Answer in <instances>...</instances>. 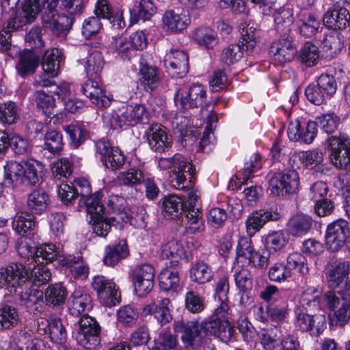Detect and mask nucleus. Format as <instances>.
I'll use <instances>...</instances> for the list:
<instances>
[{
  "mask_svg": "<svg viewBox=\"0 0 350 350\" xmlns=\"http://www.w3.org/2000/svg\"><path fill=\"white\" fill-rule=\"evenodd\" d=\"M160 169H172L170 174V183L172 187L178 190H188L185 211L201 210L198 203L199 196L193 190V165L183 155L176 153L172 157H161L158 161Z\"/></svg>",
  "mask_w": 350,
  "mask_h": 350,
  "instance_id": "nucleus-2",
  "label": "nucleus"
},
{
  "mask_svg": "<svg viewBox=\"0 0 350 350\" xmlns=\"http://www.w3.org/2000/svg\"><path fill=\"white\" fill-rule=\"evenodd\" d=\"M184 254L183 246L176 239L168 241L162 247V258L170 259V265L173 267L178 266L179 260L182 259Z\"/></svg>",
  "mask_w": 350,
  "mask_h": 350,
  "instance_id": "nucleus-38",
  "label": "nucleus"
},
{
  "mask_svg": "<svg viewBox=\"0 0 350 350\" xmlns=\"http://www.w3.org/2000/svg\"><path fill=\"white\" fill-rule=\"evenodd\" d=\"M206 100V91L201 84L179 88L175 93L174 102L183 109L200 108Z\"/></svg>",
  "mask_w": 350,
  "mask_h": 350,
  "instance_id": "nucleus-8",
  "label": "nucleus"
},
{
  "mask_svg": "<svg viewBox=\"0 0 350 350\" xmlns=\"http://www.w3.org/2000/svg\"><path fill=\"white\" fill-rule=\"evenodd\" d=\"M214 277L212 267L203 261H198L190 268V278L200 284L210 282Z\"/></svg>",
  "mask_w": 350,
  "mask_h": 350,
  "instance_id": "nucleus-37",
  "label": "nucleus"
},
{
  "mask_svg": "<svg viewBox=\"0 0 350 350\" xmlns=\"http://www.w3.org/2000/svg\"><path fill=\"white\" fill-rule=\"evenodd\" d=\"M243 49L239 44H230L222 50L220 61L226 66L238 62L243 56Z\"/></svg>",
  "mask_w": 350,
  "mask_h": 350,
  "instance_id": "nucleus-63",
  "label": "nucleus"
},
{
  "mask_svg": "<svg viewBox=\"0 0 350 350\" xmlns=\"http://www.w3.org/2000/svg\"><path fill=\"white\" fill-rule=\"evenodd\" d=\"M126 200L122 196L111 195L108 197L107 201V211L115 214L117 221L128 222L129 220V213L126 211Z\"/></svg>",
  "mask_w": 350,
  "mask_h": 350,
  "instance_id": "nucleus-39",
  "label": "nucleus"
},
{
  "mask_svg": "<svg viewBox=\"0 0 350 350\" xmlns=\"http://www.w3.org/2000/svg\"><path fill=\"white\" fill-rule=\"evenodd\" d=\"M92 286L104 306L111 307L120 303V293L112 280L98 275L93 278Z\"/></svg>",
  "mask_w": 350,
  "mask_h": 350,
  "instance_id": "nucleus-10",
  "label": "nucleus"
},
{
  "mask_svg": "<svg viewBox=\"0 0 350 350\" xmlns=\"http://www.w3.org/2000/svg\"><path fill=\"white\" fill-rule=\"evenodd\" d=\"M321 129L327 134L334 133L340 124V118L336 113L329 112L317 118Z\"/></svg>",
  "mask_w": 350,
  "mask_h": 350,
  "instance_id": "nucleus-64",
  "label": "nucleus"
},
{
  "mask_svg": "<svg viewBox=\"0 0 350 350\" xmlns=\"http://www.w3.org/2000/svg\"><path fill=\"white\" fill-rule=\"evenodd\" d=\"M163 21L168 30L172 32H180L187 27L189 23V18L185 13H180L175 10H168L164 14Z\"/></svg>",
  "mask_w": 350,
  "mask_h": 350,
  "instance_id": "nucleus-32",
  "label": "nucleus"
},
{
  "mask_svg": "<svg viewBox=\"0 0 350 350\" xmlns=\"http://www.w3.org/2000/svg\"><path fill=\"white\" fill-rule=\"evenodd\" d=\"M35 226V217L32 215L23 213L17 214L12 222V228L22 235L32 230Z\"/></svg>",
  "mask_w": 350,
  "mask_h": 350,
  "instance_id": "nucleus-60",
  "label": "nucleus"
},
{
  "mask_svg": "<svg viewBox=\"0 0 350 350\" xmlns=\"http://www.w3.org/2000/svg\"><path fill=\"white\" fill-rule=\"evenodd\" d=\"M116 217L106 216V213L90 217V223L93 232L99 237H106L111 230L113 222L116 220Z\"/></svg>",
  "mask_w": 350,
  "mask_h": 350,
  "instance_id": "nucleus-42",
  "label": "nucleus"
},
{
  "mask_svg": "<svg viewBox=\"0 0 350 350\" xmlns=\"http://www.w3.org/2000/svg\"><path fill=\"white\" fill-rule=\"evenodd\" d=\"M146 136L150 148L155 152H168L172 148V137L161 124H150L146 131Z\"/></svg>",
  "mask_w": 350,
  "mask_h": 350,
  "instance_id": "nucleus-14",
  "label": "nucleus"
},
{
  "mask_svg": "<svg viewBox=\"0 0 350 350\" xmlns=\"http://www.w3.org/2000/svg\"><path fill=\"white\" fill-rule=\"evenodd\" d=\"M59 252L55 245L43 244L36 247L33 253V260L38 265L48 264L59 257Z\"/></svg>",
  "mask_w": 350,
  "mask_h": 350,
  "instance_id": "nucleus-41",
  "label": "nucleus"
},
{
  "mask_svg": "<svg viewBox=\"0 0 350 350\" xmlns=\"http://www.w3.org/2000/svg\"><path fill=\"white\" fill-rule=\"evenodd\" d=\"M299 175L293 170L275 173L269 181V189L272 194L283 196L284 193H295L299 187Z\"/></svg>",
  "mask_w": 350,
  "mask_h": 350,
  "instance_id": "nucleus-13",
  "label": "nucleus"
},
{
  "mask_svg": "<svg viewBox=\"0 0 350 350\" xmlns=\"http://www.w3.org/2000/svg\"><path fill=\"white\" fill-rule=\"evenodd\" d=\"M163 64L167 72L172 77L183 78L189 71V57L182 50L170 49L165 55Z\"/></svg>",
  "mask_w": 350,
  "mask_h": 350,
  "instance_id": "nucleus-17",
  "label": "nucleus"
},
{
  "mask_svg": "<svg viewBox=\"0 0 350 350\" xmlns=\"http://www.w3.org/2000/svg\"><path fill=\"white\" fill-rule=\"evenodd\" d=\"M122 115H124L127 125L137 123H146L149 120V113L142 105H126L122 107Z\"/></svg>",
  "mask_w": 350,
  "mask_h": 350,
  "instance_id": "nucleus-33",
  "label": "nucleus"
},
{
  "mask_svg": "<svg viewBox=\"0 0 350 350\" xmlns=\"http://www.w3.org/2000/svg\"><path fill=\"white\" fill-rule=\"evenodd\" d=\"M103 196V192L98 191L84 199L86 212L90 217L105 213L106 208L101 202Z\"/></svg>",
  "mask_w": 350,
  "mask_h": 350,
  "instance_id": "nucleus-55",
  "label": "nucleus"
},
{
  "mask_svg": "<svg viewBox=\"0 0 350 350\" xmlns=\"http://www.w3.org/2000/svg\"><path fill=\"white\" fill-rule=\"evenodd\" d=\"M51 273L49 269L40 265L30 271L21 262H10L0 268V284L14 294L21 306L29 313L38 314L43 308L42 293L31 288L32 284L42 286L48 283Z\"/></svg>",
  "mask_w": 350,
  "mask_h": 350,
  "instance_id": "nucleus-1",
  "label": "nucleus"
},
{
  "mask_svg": "<svg viewBox=\"0 0 350 350\" xmlns=\"http://www.w3.org/2000/svg\"><path fill=\"white\" fill-rule=\"evenodd\" d=\"M202 330L213 335L221 341L228 342L234 336L235 329L227 320H221L211 317L200 324Z\"/></svg>",
  "mask_w": 350,
  "mask_h": 350,
  "instance_id": "nucleus-20",
  "label": "nucleus"
},
{
  "mask_svg": "<svg viewBox=\"0 0 350 350\" xmlns=\"http://www.w3.org/2000/svg\"><path fill=\"white\" fill-rule=\"evenodd\" d=\"M95 148L96 156L107 169L118 170L124 165V154L119 148L111 146L109 142L103 139L97 140Z\"/></svg>",
  "mask_w": 350,
  "mask_h": 350,
  "instance_id": "nucleus-9",
  "label": "nucleus"
},
{
  "mask_svg": "<svg viewBox=\"0 0 350 350\" xmlns=\"http://www.w3.org/2000/svg\"><path fill=\"white\" fill-rule=\"evenodd\" d=\"M350 234L347 221L338 219L329 224L326 230L325 245L328 250L336 252L340 250Z\"/></svg>",
  "mask_w": 350,
  "mask_h": 350,
  "instance_id": "nucleus-12",
  "label": "nucleus"
},
{
  "mask_svg": "<svg viewBox=\"0 0 350 350\" xmlns=\"http://www.w3.org/2000/svg\"><path fill=\"white\" fill-rule=\"evenodd\" d=\"M274 21L275 30L285 36L291 31L294 21L292 10L289 9L280 10L275 14Z\"/></svg>",
  "mask_w": 350,
  "mask_h": 350,
  "instance_id": "nucleus-56",
  "label": "nucleus"
},
{
  "mask_svg": "<svg viewBox=\"0 0 350 350\" xmlns=\"http://www.w3.org/2000/svg\"><path fill=\"white\" fill-rule=\"evenodd\" d=\"M131 278L136 293L144 296L153 288L154 269L149 264L137 265L131 271Z\"/></svg>",
  "mask_w": 350,
  "mask_h": 350,
  "instance_id": "nucleus-16",
  "label": "nucleus"
},
{
  "mask_svg": "<svg viewBox=\"0 0 350 350\" xmlns=\"http://www.w3.org/2000/svg\"><path fill=\"white\" fill-rule=\"evenodd\" d=\"M234 278L237 288L243 293H247L252 289L253 278L248 269L237 268L234 270Z\"/></svg>",
  "mask_w": 350,
  "mask_h": 350,
  "instance_id": "nucleus-61",
  "label": "nucleus"
},
{
  "mask_svg": "<svg viewBox=\"0 0 350 350\" xmlns=\"http://www.w3.org/2000/svg\"><path fill=\"white\" fill-rule=\"evenodd\" d=\"M19 119L18 106L12 101L0 105V122L3 124H12Z\"/></svg>",
  "mask_w": 350,
  "mask_h": 350,
  "instance_id": "nucleus-59",
  "label": "nucleus"
},
{
  "mask_svg": "<svg viewBox=\"0 0 350 350\" xmlns=\"http://www.w3.org/2000/svg\"><path fill=\"white\" fill-rule=\"evenodd\" d=\"M241 35V44L247 51L252 50L256 45V31L254 23L252 21L241 23L239 26Z\"/></svg>",
  "mask_w": 350,
  "mask_h": 350,
  "instance_id": "nucleus-54",
  "label": "nucleus"
},
{
  "mask_svg": "<svg viewBox=\"0 0 350 350\" xmlns=\"http://www.w3.org/2000/svg\"><path fill=\"white\" fill-rule=\"evenodd\" d=\"M159 286L163 291L178 292L180 289L179 273L176 267L167 266L158 277Z\"/></svg>",
  "mask_w": 350,
  "mask_h": 350,
  "instance_id": "nucleus-26",
  "label": "nucleus"
},
{
  "mask_svg": "<svg viewBox=\"0 0 350 350\" xmlns=\"http://www.w3.org/2000/svg\"><path fill=\"white\" fill-rule=\"evenodd\" d=\"M36 88L41 87L34 92V102L37 107L49 118L55 117L58 113L56 109L55 96L59 100H65L70 94L66 85H57L53 79L40 76L33 83Z\"/></svg>",
  "mask_w": 350,
  "mask_h": 350,
  "instance_id": "nucleus-3",
  "label": "nucleus"
},
{
  "mask_svg": "<svg viewBox=\"0 0 350 350\" xmlns=\"http://www.w3.org/2000/svg\"><path fill=\"white\" fill-rule=\"evenodd\" d=\"M296 269L302 275L308 273L306 258L295 252L288 256L286 264L278 262L271 266L269 271V278L275 282H284L291 277L293 271Z\"/></svg>",
  "mask_w": 350,
  "mask_h": 350,
  "instance_id": "nucleus-6",
  "label": "nucleus"
},
{
  "mask_svg": "<svg viewBox=\"0 0 350 350\" xmlns=\"http://www.w3.org/2000/svg\"><path fill=\"white\" fill-rule=\"evenodd\" d=\"M39 64V57L30 50L21 53L19 62L16 66L18 74L25 77L35 72Z\"/></svg>",
  "mask_w": 350,
  "mask_h": 350,
  "instance_id": "nucleus-36",
  "label": "nucleus"
},
{
  "mask_svg": "<svg viewBox=\"0 0 350 350\" xmlns=\"http://www.w3.org/2000/svg\"><path fill=\"white\" fill-rule=\"evenodd\" d=\"M105 64L104 57L100 51L92 52L86 62V72L88 77L99 79Z\"/></svg>",
  "mask_w": 350,
  "mask_h": 350,
  "instance_id": "nucleus-40",
  "label": "nucleus"
},
{
  "mask_svg": "<svg viewBox=\"0 0 350 350\" xmlns=\"http://www.w3.org/2000/svg\"><path fill=\"white\" fill-rule=\"evenodd\" d=\"M101 328L96 320L83 315L74 324L73 336L77 342L87 349L100 345Z\"/></svg>",
  "mask_w": 350,
  "mask_h": 350,
  "instance_id": "nucleus-5",
  "label": "nucleus"
},
{
  "mask_svg": "<svg viewBox=\"0 0 350 350\" xmlns=\"http://www.w3.org/2000/svg\"><path fill=\"white\" fill-rule=\"evenodd\" d=\"M22 162L9 161L4 165V180L12 186L21 184Z\"/></svg>",
  "mask_w": 350,
  "mask_h": 350,
  "instance_id": "nucleus-50",
  "label": "nucleus"
},
{
  "mask_svg": "<svg viewBox=\"0 0 350 350\" xmlns=\"http://www.w3.org/2000/svg\"><path fill=\"white\" fill-rule=\"evenodd\" d=\"M270 53L275 60L282 64L293 59L296 49L288 38H283L271 44Z\"/></svg>",
  "mask_w": 350,
  "mask_h": 350,
  "instance_id": "nucleus-24",
  "label": "nucleus"
},
{
  "mask_svg": "<svg viewBox=\"0 0 350 350\" xmlns=\"http://www.w3.org/2000/svg\"><path fill=\"white\" fill-rule=\"evenodd\" d=\"M61 60V51L59 49L53 48L47 50L43 56L44 73L41 76L53 79L58 74Z\"/></svg>",
  "mask_w": 350,
  "mask_h": 350,
  "instance_id": "nucleus-28",
  "label": "nucleus"
},
{
  "mask_svg": "<svg viewBox=\"0 0 350 350\" xmlns=\"http://www.w3.org/2000/svg\"><path fill=\"white\" fill-rule=\"evenodd\" d=\"M59 0H45L43 8L40 10L41 19L44 30L55 23L57 18V6Z\"/></svg>",
  "mask_w": 350,
  "mask_h": 350,
  "instance_id": "nucleus-58",
  "label": "nucleus"
},
{
  "mask_svg": "<svg viewBox=\"0 0 350 350\" xmlns=\"http://www.w3.org/2000/svg\"><path fill=\"white\" fill-rule=\"evenodd\" d=\"M178 344L176 335L163 330L159 332L157 338L154 340V345L150 350H176Z\"/></svg>",
  "mask_w": 350,
  "mask_h": 350,
  "instance_id": "nucleus-52",
  "label": "nucleus"
},
{
  "mask_svg": "<svg viewBox=\"0 0 350 350\" xmlns=\"http://www.w3.org/2000/svg\"><path fill=\"white\" fill-rule=\"evenodd\" d=\"M323 24L334 30H343L347 27L350 30V13L349 10L340 4H334L325 12Z\"/></svg>",
  "mask_w": 350,
  "mask_h": 350,
  "instance_id": "nucleus-19",
  "label": "nucleus"
},
{
  "mask_svg": "<svg viewBox=\"0 0 350 350\" xmlns=\"http://www.w3.org/2000/svg\"><path fill=\"white\" fill-rule=\"evenodd\" d=\"M19 321L16 309L9 305L0 308V330L10 329L15 327Z\"/></svg>",
  "mask_w": 350,
  "mask_h": 350,
  "instance_id": "nucleus-47",
  "label": "nucleus"
},
{
  "mask_svg": "<svg viewBox=\"0 0 350 350\" xmlns=\"http://www.w3.org/2000/svg\"><path fill=\"white\" fill-rule=\"evenodd\" d=\"M111 49L123 60L129 61L133 57L137 55L134 48L132 47L129 40L125 37L118 36L113 38Z\"/></svg>",
  "mask_w": 350,
  "mask_h": 350,
  "instance_id": "nucleus-46",
  "label": "nucleus"
},
{
  "mask_svg": "<svg viewBox=\"0 0 350 350\" xmlns=\"http://www.w3.org/2000/svg\"><path fill=\"white\" fill-rule=\"evenodd\" d=\"M92 307V299L90 295L81 290L75 291L68 301V310L73 316H79Z\"/></svg>",
  "mask_w": 350,
  "mask_h": 350,
  "instance_id": "nucleus-25",
  "label": "nucleus"
},
{
  "mask_svg": "<svg viewBox=\"0 0 350 350\" xmlns=\"http://www.w3.org/2000/svg\"><path fill=\"white\" fill-rule=\"evenodd\" d=\"M174 329L176 332L182 334L180 340L185 347L197 350L204 340L200 324L196 321L178 322Z\"/></svg>",
  "mask_w": 350,
  "mask_h": 350,
  "instance_id": "nucleus-18",
  "label": "nucleus"
},
{
  "mask_svg": "<svg viewBox=\"0 0 350 350\" xmlns=\"http://www.w3.org/2000/svg\"><path fill=\"white\" fill-rule=\"evenodd\" d=\"M139 74L142 83L150 90L154 89L159 83L160 77L158 70L154 67L142 66Z\"/></svg>",
  "mask_w": 350,
  "mask_h": 350,
  "instance_id": "nucleus-62",
  "label": "nucleus"
},
{
  "mask_svg": "<svg viewBox=\"0 0 350 350\" xmlns=\"http://www.w3.org/2000/svg\"><path fill=\"white\" fill-rule=\"evenodd\" d=\"M48 332L51 340L57 344H62L66 341L67 332L58 317H51L47 320Z\"/></svg>",
  "mask_w": 350,
  "mask_h": 350,
  "instance_id": "nucleus-43",
  "label": "nucleus"
},
{
  "mask_svg": "<svg viewBox=\"0 0 350 350\" xmlns=\"http://www.w3.org/2000/svg\"><path fill=\"white\" fill-rule=\"evenodd\" d=\"M49 196L42 189H35L27 197V206L32 215H40L46 210Z\"/></svg>",
  "mask_w": 350,
  "mask_h": 350,
  "instance_id": "nucleus-31",
  "label": "nucleus"
},
{
  "mask_svg": "<svg viewBox=\"0 0 350 350\" xmlns=\"http://www.w3.org/2000/svg\"><path fill=\"white\" fill-rule=\"evenodd\" d=\"M313 221L306 215H293L287 223L289 233L293 237H301L307 234L312 228Z\"/></svg>",
  "mask_w": 350,
  "mask_h": 350,
  "instance_id": "nucleus-30",
  "label": "nucleus"
},
{
  "mask_svg": "<svg viewBox=\"0 0 350 350\" xmlns=\"http://www.w3.org/2000/svg\"><path fill=\"white\" fill-rule=\"evenodd\" d=\"M192 38L200 47L207 50L213 49L219 40L217 33L213 29L204 26L194 29Z\"/></svg>",
  "mask_w": 350,
  "mask_h": 350,
  "instance_id": "nucleus-27",
  "label": "nucleus"
},
{
  "mask_svg": "<svg viewBox=\"0 0 350 350\" xmlns=\"http://www.w3.org/2000/svg\"><path fill=\"white\" fill-rule=\"evenodd\" d=\"M329 159L332 165L342 169L350 163L349 138L344 135L332 136L327 139Z\"/></svg>",
  "mask_w": 350,
  "mask_h": 350,
  "instance_id": "nucleus-11",
  "label": "nucleus"
},
{
  "mask_svg": "<svg viewBox=\"0 0 350 350\" xmlns=\"http://www.w3.org/2000/svg\"><path fill=\"white\" fill-rule=\"evenodd\" d=\"M129 255L126 241L121 240L116 244L107 245L105 249L103 262L105 265L114 267L118 262Z\"/></svg>",
  "mask_w": 350,
  "mask_h": 350,
  "instance_id": "nucleus-29",
  "label": "nucleus"
},
{
  "mask_svg": "<svg viewBox=\"0 0 350 350\" xmlns=\"http://www.w3.org/2000/svg\"><path fill=\"white\" fill-rule=\"evenodd\" d=\"M23 170L21 173V184L33 186L38 183L40 176L38 175V167L40 163L36 161H22Z\"/></svg>",
  "mask_w": 350,
  "mask_h": 350,
  "instance_id": "nucleus-45",
  "label": "nucleus"
},
{
  "mask_svg": "<svg viewBox=\"0 0 350 350\" xmlns=\"http://www.w3.org/2000/svg\"><path fill=\"white\" fill-rule=\"evenodd\" d=\"M297 25L299 33L305 38L314 36L320 27L319 21L309 12H303L299 15Z\"/></svg>",
  "mask_w": 350,
  "mask_h": 350,
  "instance_id": "nucleus-35",
  "label": "nucleus"
},
{
  "mask_svg": "<svg viewBox=\"0 0 350 350\" xmlns=\"http://www.w3.org/2000/svg\"><path fill=\"white\" fill-rule=\"evenodd\" d=\"M170 301L168 298H162L158 303L154 301L146 305L143 308L144 315L154 314V318L161 325L169 323L172 316L170 308Z\"/></svg>",
  "mask_w": 350,
  "mask_h": 350,
  "instance_id": "nucleus-23",
  "label": "nucleus"
},
{
  "mask_svg": "<svg viewBox=\"0 0 350 350\" xmlns=\"http://www.w3.org/2000/svg\"><path fill=\"white\" fill-rule=\"evenodd\" d=\"M44 140L42 147L44 150H47L50 153L48 157L59 153L63 149L62 136L55 130L46 131L44 133Z\"/></svg>",
  "mask_w": 350,
  "mask_h": 350,
  "instance_id": "nucleus-48",
  "label": "nucleus"
},
{
  "mask_svg": "<svg viewBox=\"0 0 350 350\" xmlns=\"http://www.w3.org/2000/svg\"><path fill=\"white\" fill-rule=\"evenodd\" d=\"M338 297L333 291H327L323 297L325 306L333 314H330V321L332 325L342 327L350 319V301L348 296Z\"/></svg>",
  "mask_w": 350,
  "mask_h": 350,
  "instance_id": "nucleus-7",
  "label": "nucleus"
},
{
  "mask_svg": "<svg viewBox=\"0 0 350 350\" xmlns=\"http://www.w3.org/2000/svg\"><path fill=\"white\" fill-rule=\"evenodd\" d=\"M187 222L186 230L191 234L200 232L204 230V221L201 210L185 211Z\"/></svg>",
  "mask_w": 350,
  "mask_h": 350,
  "instance_id": "nucleus-44",
  "label": "nucleus"
},
{
  "mask_svg": "<svg viewBox=\"0 0 350 350\" xmlns=\"http://www.w3.org/2000/svg\"><path fill=\"white\" fill-rule=\"evenodd\" d=\"M319 58L318 47L310 42H306L298 54L299 61L308 67L315 66Z\"/></svg>",
  "mask_w": 350,
  "mask_h": 350,
  "instance_id": "nucleus-49",
  "label": "nucleus"
},
{
  "mask_svg": "<svg viewBox=\"0 0 350 350\" xmlns=\"http://www.w3.org/2000/svg\"><path fill=\"white\" fill-rule=\"evenodd\" d=\"M280 214L272 209H260L250 214L245 221L246 231L249 236H253L269 221H277Z\"/></svg>",
  "mask_w": 350,
  "mask_h": 350,
  "instance_id": "nucleus-21",
  "label": "nucleus"
},
{
  "mask_svg": "<svg viewBox=\"0 0 350 350\" xmlns=\"http://www.w3.org/2000/svg\"><path fill=\"white\" fill-rule=\"evenodd\" d=\"M45 0H25L23 8L17 12L14 18L9 19L7 28L16 30L27 24L33 23L40 10L43 8Z\"/></svg>",
  "mask_w": 350,
  "mask_h": 350,
  "instance_id": "nucleus-15",
  "label": "nucleus"
},
{
  "mask_svg": "<svg viewBox=\"0 0 350 350\" xmlns=\"http://www.w3.org/2000/svg\"><path fill=\"white\" fill-rule=\"evenodd\" d=\"M98 79L90 78L81 87V92L98 107H107L111 105V98L99 85Z\"/></svg>",
  "mask_w": 350,
  "mask_h": 350,
  "instance_id": "nucleus-22",
  "label": "nucleus"
},
{
  "mask_svg": "<svg viewBox=\"0 0 350 350\" xmlns=\"http://www.w3.org/2000/svg\"><path fill=\"white\" fill-rule=\"evenodd\" d=\"M67 296L66 288L60 284L49 286L45 291L44 297L48 305L59 306L65 303Z\"/></svg>",
  "mask_w": 350,
  "mask_h": 350,
  "instance_id": "nucleus-51",
  "label": "nucleus"
},
{
  "mask_svg": "<svg viewBox=\"0 0 350 350\" xmlns=\"http://www.w3.org/2000/svg\"><path fill=\"white\" fill-rule=\"evenodd\" d=\"M74 22V18L65 14L57 16L55 23L49 26L44 31L50 32L56 36H64L71 29Z\"/></svg>",
  "mask_w": 350,
  "mask_h": 350,
  "instance_id": "nucleus-53",
  "label": "nucleus"
},
{
  "mask_svg": "<svg viewBox=\"0 0 350 350\" xmlns=\"http://www.w3.org/2000/svg\"><path fill=\"white\" fill-rule=\"evenodd\" d=\"M184 211V201L176 195H169L163 198L162 202V213L163 216L169 219L179 217Z\"/></svg>",
  "mask_w": 350,
  "mask_h": 350,
  "instance_id": "nucleus-34",
  "label": "nucleus"
},
{
  "mask_svg": "<svg viewBox=\"0 0 350 350\" xmlns=\"http://www.w3.org/2000/svg\"><path fill=\"white\" fill-rule=\"evenodd\" d=\"M350 261L336 260L327 265L325 278L329 288L335 290L336 294L350 295Z\"/></svg>",
  "mask_w": 350,
  "mask_h": 350,
  "instance_id": "nucleus-4",
  "label": "nucleus"
},
{
  "mask_svg": "<svg viewBox=\"0 0 350 350\" xmlns=\"http://www.w3.org/2000/svg\"><path fill=\"white\" fill-rule=\"evenodd\" d=\"M117 180L120 185L133 187L142 183L144 175L142 170L131 168L120 172L117 176Z\"/></svg>",
  "mask_w": 350,
  "mask_h": 350,
  "instance_id": "nucleus-57",
  "label": "nucleus"
}]
</instances>
